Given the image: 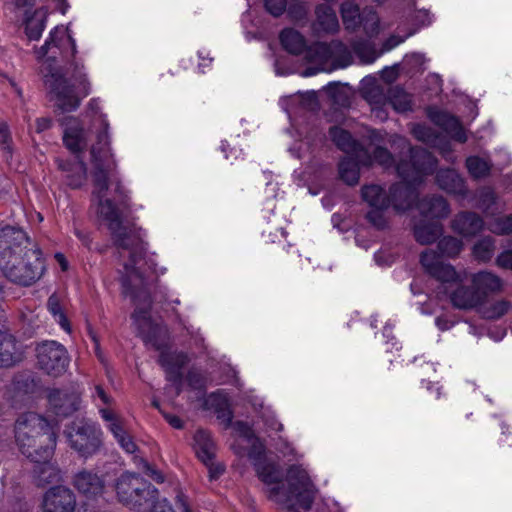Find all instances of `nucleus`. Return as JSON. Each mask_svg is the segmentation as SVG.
<instances>
[{
	"instance_id": "5fc2aeb1",
	"label": "nucleus",
	"mask_w": 512,
	"mask_h": 512,
	"mask_svg": "<svg viewBox=\"0 0 512 512\" xmlns=\"http://www.w3.org/2000/svg\"><path fill=\"white\" fill-rule=\"evenodd\" d=\"M86 164L84 162H80L79 163V172L77 174L76 177L72 176V177H69V185L72 186L73 188H77L79 186H81V184L85 181L86 179Z\"/></svg>"
},
{
	"instance_id": "774afa93",
	"label": "nucleus",
	"mask_w": 512,
	"mask_h": 512,
	"mask_svg": "<svg viewBox=\"0 0 512 512\" xmlns=\"http://www.w3.org/2000/svg\"><path fill=\"white\" fill-rule=\"evenodd\" d=\"M177 501L180 503V510H181V512H191V510L189 509L187 503L184 500V496L183 495H178L177 496Z\"/></svg>"
},
{
	"instance_id": "4c0bfd02",
	"label": "nucleus",
	"mask_w": 512,
	"mask_h": 512,
	"mask_svg": "<svg viewBox=\"0 0 512 512\" xmlns=\"http://www.w3.org/2000/svg\"><path fill=\"white\" fill-rule=\"evenodd\" d=\"M466 167L474 179H481L489 175L492 164L478 156H470L466 159Z\"/></svg>"
},
{
	"instance_id": "052dcab7",
	"label": "nucleus",
	"mask_w": 512,
	"mask_h": 512,
	"mask_svg": "<svg viewBox=\"0 0 512 512\" xmlns=\"http://www.w3.org/2000/svg\"><path fill=\"white\" fill-rule=\"evenodd\" d=\"M415 20L421 24L422 27L430 24L432 22V16L426 10H420L417 12L415 16Z\"/></svg>"
},
{
	"instance_id": "49530a36",
	"label": "nucleus",
	"mask_w": 512,
	"mask_h": 512,
	"mask_svg": "<svg viewBox=\"0 0 512 512\" xmlns=\"http://www.w3.org/2000/svg\"><path fill=\"white\" fill-rule=\"evenodd\" d=\"M490 230L496 234H509L512 232V214L495 219L490 224Z\"/></svg>"
},
{
	"instance_id": "5701e85b",
	"label": "nucleus",
	"mask_w": 512,
	"mask_h": 512,
	"mask_svg": "<svg viewBox=\"0 0 512 512\" xmlns=\"http://www.w3.org/2000/svg\"><path fill=\"white\" fill-rule=\"evenodd\" d=\"M34 0H15L17 8H26L24 12L25 32H43L46 27L47 10L44 7L35 9L33 13L30 8Z\"/></svg>"
},
{
	"instance_id": "338daca9",
	"label": "nucleus",
	"mask_w": 512,
	"mask_h": 512,
	"mask_svg": "<svg viewBox=\"0 0 512 512\" xmlns=\"http://www.w3.org/2000/svg\"><path fill=\"white\" fill-rule=\"evenodd\" d=\"M382 77L388 81V82H392L393 80L396 79L397 77V72L393 69V68H385L383 71H382Z\"/></svg>"
},
{
	"instance_id": "3c124183",
	"label": "nucleus",
	"mask_w": 512,
	"mask_h": 512,
	"mask_svg": "<svg viewBox=\"0 0 512 512\" xmlns=\"http://www.w3.org/2000/svg\"><path fill=\"white\" fill-rule=\"evenodd\" d=\"M405 38L400 37L396 34H391V36L384 42L380 41V53L381 55L385 52H388L398 46L400 43L404 42Z\"/></svg>"
},
{
	"instance_id": "f257e3e1",
	"label": "nucleus",
	"mask_w": 512,
	"mask_h": 512,
	"mask_svg": "<svg viewBox=\"0 0 512 512\" xmlns=\"http://www.w3.org/2000/svg\"><path fill=\"white\" fill-rule=\"evenodd\" d=\"M92 127L95 135V141L90 147L92 196L97 201L98 215L106 222L119 256L128 257V261L123 263L121 276L123 294L129 296L136 305L132 319L139 334L149 338L155 327L149 313V286L154 279L148 272L154 273L156 264L146 256L147 247L141 229L123 224L129 209V197L115 172L109 124L103 115H99L93 120Z\"/></svg>"
},
{
	"instance_id": "7ed1b4c3",
	"label": "nucleus",
	"mask_w": 512,
	"mask_h": 512,
	"mask_svg": "<svg viewBox=\"0 0 512 512\" xmlns=\"http://www.w3.org/2000/svg\"><path fill=\"white\" fill-rule=\"evenodd\" d=\"M45 260L38 245L22 229L0 230V270L11 282L30 286L45 272Z\"/></svg>"
},
{
	"instance_id": "412c9836",
	"label": "nucleus",
	"mask_w": 512,
	"mask_h": 512,
	"mask_svg": "<svg viewBox=\"0 0 512 512\" xmlns=\"http://www.w3.org/2000/svg\"><path fill=\"white\" fill-rule=\"evenodd\" d=\"M23 358L21 346L15 337L7 332H0V368H9Z\"/></svg>"
},
{
	"instance_id": "f704fd0d",
	"label": "nucleus",
	"mask_w": 512,
	"mask_h": 512,
	"mask_svg": "<svg viewBox=\"0 0 512 512\" xmlns=\"http://www.w3.org/2000/svg\"><path fill=\"white\" fill-rule=\"evenodd\" d=\"M411 95L399 86L389 87L388 106L397 112H405L411 109Z\"/></svg>"
},
{
	"instance_id": "ea45409f",
	"label": "nucleus",
	"mask_w": 512,
	"mask_h": 512,
	"mask_svg": "<svg viewBox=\"0 0 512 512\" xmlns=\"http://www.w3.org/2000/svg\"><path fill=\"white\" fill-rule=\"evenodd\" d=\"M498 198L491 188H483L479 192L478 204L486 214L494 215L499 211Z\"/></svg>"
},
{
	"instance_id": "473e14b6",
	"label": "nucleus",
	"mask_w": 512,
	"mask_h": 512,
	"mask_svg": "<svg viewBox=\"0 0 512 512\" xmlns=\"http://www.w3.org/2000/svg\"><path fill=\"white\" fill-rule=\"evenodd\" d=\"M362 198L370 207L389 208V191L386 192L381 186L376 184L365 185L362 190Z\"/></svg>"
},
{
	"instance_id": "864d4df0",
	"label": "nucleus",
	"mask_w": 512,
	"mask_h": 512,
	"mask_svg": "<svg viewBox=\"0 0 512 512\" xmlns=\"http://www.w3.org/2000/svg\"><path fill=\"white\" fill-rule=\"evenodd\" d=\"M117 443L120 445V447L129 454H134L138 447L133 441L132 437L127 433L123 437H120L117 440Z\"/></svg>"
},
{
	"instance_id": "0eeeda50",
	"label": "nucleus",
	"mask_w": 512,
	"mask_h": 512,
	"mask_svg": "<svg viewBox=\"0 0 512 512\" xmlns=\"http://www.w3.org/2000/svg\"><path fill=\"white\" fill-rule=\"evenodd\" d=\"M115 491L119 502L136 511L146 510L158 498V490L135 473H124L116 481Z\"/></svg>"
},
{
	"instance_id": "a878e982",
	"label": "nucleus",
	"mask_w": 512,
	"mask_h": 512,
	"mask_svg": "<svg viewBox=\"0 0 512 512\" xmlns=\"http://www.w3.org/2000/svg\"><path fill=\"white\" fill-rule=\"evenodd\" d=\"M454 307L463 310H470L483 303L482 295L472 287L460 285L450 295Z\"/></svg>"
},
{
	"instance_id": "0e129e2a",
	"label": "nucleus",
	"mask_w": 512,
	"mask_h": 512,
	"mask_svg": "<svg viewBox=\"0 0 512 512\" xmlns=\"http://www.w3.org/2000/svg\"><path fill=\"white\" fill-rule=\"evenodd\" d=\"M166 421L176 429H181L183 427V421L176 415L166 414Z\"/></svg>"
},
{
	"instance_id": "423d86ee",
	"label": "nucleus",
	"mask_w": 512,
	"mask_h": 512,
	"mask_svg": "<svg viewBox=\"0 0 512 512\" xmlns=\"http://www.w3.org/2000/svg\"><path fill=\"white\" fill-rule=\"evenodd\" d=\"M313 39H306L303 34H280L283 48L291 54L302 55L311 62L330 63L334 68L349 65L351 54L342 42L315 39L319 34H310Z\"/></svg>"
},
{
	"instance_id": "603ef678",
	"label": "nucleus",
	"mask_w": 512,
	"mask_h": 512,
	"mask_svg": "<svg viewBox=\"0 0 512 512\" xmlns=\"http://www.w3.org/2000/svg\"><path fill=\"white\" fill-rule=\"evenodd\" d=\"M0 144L2 149L7 153H11V137L6 123H0Z\"/></svg>"
},
{
	"instance_id": "20e7f679",
	"label": "nucleus",
	"mask_w": 512,
	"mask_h": 512,
	"mask_svg": "<svg viewBox=\"0 0 512 512\" xmlns=\"http://www.w3.org/2000/svg\"><path fill=\"white\" fill-rule=\"evenodd\" d=\"M392 143L407 150L406 157L401 158L396 165L397 174L402 181L389 188L390 206L396 212L403 213L415 203L418 197L417 186L423 181L425 175L433 172L437 160L426 149L411 147L404 137L396 135Z\"/></svg>"
},
{
	"instance_id": "6e6552de",
	"label": "nucleus",
	"mask_w": 512,
	"mask_h": 512,
	"mask_svg": "<svg viewBox=\"0 0 512 512\" xmlns=\"http://www.w3.org/2000/svg\"><path fill=\"white\" fill-rule=\"evenodd\" d=\"M68 445L77 454L88 459L97 454L103 445V431L100 426L88 419H77L64 430Z\"/></svg>"
},
{
	"instance_id": "bf43d9fd",
	"label": "nucleus",
	"mask_w": 512,
	"mask_h": 512,
	"mask_svg": "<svg viewBox=\"0 0 512 512\" xmlns=\"http://www.w3.org/2000/svg\"><path fill=\"white\" fill-rule=\"evenodd\" d=\"M498 266L512 270V250L504 251L497 258Z\"/></svg>"
},
{
	"instance_id": "1a4fd4ad",
	"label": "nucleus",
	"mask_w": 512,
	"mask_h": 512,
	"mask_svg": "<svg viewBox=\"0 0 512 512\" xmlns=\"http://www.w3.org/2000/svg\"><path fill=\"white\" fill-rule=\"evenodd\" d=\"M236 432L251 443L248 457L256 470L259 479L265 485H271L282 479V471L280 467L274 463L267 461L265 456V448L263 444L253 436L250 426L242 421H238L234 425Z\"/></svg>"
},
{
	"instance_id": "680f3d73",
	"label": "nucleus",
	"mask_w": 512,
	"mask_h": 512,
	"mask_svg": "<svg viewBox=\"0 0 512 512\" xmlns=\"http://www.w3.org/2000/svg\"><path fill=\"white\" fill-rule=\"evenodd\" d=\"M95 399H99L103 404H110L111 398L105 392V390L101 386L95 387V392L93 394Z\"/></svg>"
},
{
	"instance_id": "bb28decb",
	"label": "nucleus",
	"mask_w": 512,
	"mask_h": 512,
	"mask_svg": "<svg viewBox=\"0 0 512 512\" xmlns=\"http://www.w3.org/2000/svg\"><path fill=\"white\" fill-rule=\"evenodd\" d=\"M316 18L313 32H337L339 21L335 10L326 4L318 5L315 9Z\"/></svg>"
},
{
	"instance_id": "f03ea898",
	"label": "nucleus",
	"mask_w": 512,
	"mask_h": 512,
	"mask_svg": "<svg viewBox=\"0 0 512 512\" xmlns=\"http://www.w3.org/2000/svg\"><path fill=\"white\" fill-rule=\"evenodd\" d=\"M37 53L40 73L56 106L63 112L75 111L90 94L91 82L83 62L75 56L71 34H49Z\"/></svg>"
},
{
	"instance_id": "39448f33",
	"label": "nucleus",
	"mask_w": 512,
	"mask_h": 512,
	"mask_svg": "<svg viewBox=\"0 0 512 512\" xmlns=\"http://www.w3.org/2000/svg\"><path fill=\"white\" fill-rule=\"evenodd\" d=\"M14 437L21 453L33 462L50 459L56 447L57 434L50 423L34 412L18 416Z\"/></svg>"
},
{
	"instance_id": "9b49d317",
	"label": "nucleus",
	"mask_w": 512,
	"mask_h": 512,
	"mask_svg": "<svg viewBox=\"0 0 512 512\" xmlns=\"http://www.w3.org/2000/svg\"><path fill=\"white\" fill-rule=\"evenodd\" d=\"M335 2L336 0H326ZM342 20L347 30L363 29L364 32H376L379 29V18L370 8L360 12L353 0H345L341 5Z\"/></svg>"
},
{
	"instance_id": "a211bd4d",
	"label": "nucleus",
	"mask_w": 512,
	"mask_h": 512,
	"mask_svg": "<svg viewBox=\"0 0 512 512\" xmlns=\"http://www.w3.org/2000/svg\"><path fill=\"white\" fill-rule=\"evenodd\" d=\"M329 134L336 146L346 152L348 154L347 156L357 155L360 162H371L369 152L353 140L349 132L334 126L330 128Z\"/></svg>"
},
{
	"instance_id": "f3484780",
	"label": "nucleus",
	"mask_w": 512,
	"mask_h": 512,
	"mask_svg": "<svg viewBox=\"0 0 512 512\" xmlns=\"http://www.w3.org/2000/svg\"><path fill=\"white\" fill-rule=\"evenodd\" d=\"M73 485L86 498H96L104 493L105 483L97 473L81 470L75 474Z\"/></svg>"
},
{
	"instance_id": "7c9ffc66",
	"label": "nucleus",
	"mask_w": 512,
	"mask_h": 512,
	"mask_svg": "<svg viewBox=\"0 0 512 512\" xmlns=\"http://www.w3.org/2000/svg\"><path fill=\"white\" fill-rule=\"evenodd\" d=\"M87 136V131L80 124L75 123L65 129L63 141L71 152L79 153L87 146Z\"/></svg>"
},
{
	"instance_id": "58836bf2",
	"label": "nucleus",
	"mask_w": 512,
	"mask_h": 512,
	"mask_svg": "<svg viewBox=\"0 0 512 512\" xmlns=\"http://www.w3.org/2000/svg\"><path fill=\"white\" fill-rule=\"evenodd\" d=\"M411 133L417 140L435 147L441 142L439 135L436 134L434 129L422 124H414Z\"/></svg>"
},
{
	"instance_id": "4468645a",
	"label": "nucleus",
	"mask_w": 512,
	"mask_h": 512,
	"mask_svg": "<svg viewBox=\"0 0 512 512\" xmlns=\"http://www.w3.org/2000/svg\"><path fill=\"white\" fill-rule=\"evenodd\" d=\"M377 34H362L357 36L351 42V49L343 44L352 55V51L359 58L363 64H371L381 56L380 53V40L376 37ZM352 61V58L350 59ZM351 62H349L350 64Z\"/></svg>"
},
{
	"instance_id": "a18cd8bd",
	"label": "nucleus",
	"mask_w": 512,
	"mask_h": 512,
	"mask_svg": "<svg viewBox=\"0 0 512 512\" xmlns=\"http://www.w3.org/2000/svg\"><path fill=\"white\" fill-rule=\"evenodd\" d=\"M369 157L371 159L370 165L375 162L385 168H388L391 167L394 162L392 154L386 148L381 146L375 147L373 154H369Z\"/></svg>"
},
{
	"instance_id": "09e8293b",
	"label": "nucleus",
	"mask_w": 512,
	"mask_h": 512,
	"mask_svg": "<svg viewBox=\"0 0 512 512\" xmlns=\"http://www.w3.org/2000/svg\"><path fill=\"white\" fill-rule=\"evenodd\" d=\"M287 6V0H265L266 10L277 17L283 14Z\"/></svg>"
},
{
	"instance_id": "2eb2a0df",
	"label": "nucleus",
	"mask_w": 512,
	"mask_h": 512,
	"mask_svg": "<svg viewBox=\"0 0 512 512\" xmlns=\"http://www.w3.org/2000/svg\"><path fill=\"white\" fill-rule=\"evenodd\" d=\"M362 96L371 106L375 118L385 121L388 118L389 87L373 83L362 89Z\"/></svg>"
},
{
	"instance_id": "aec40b11",
	"label": "nucleus",
	"mask_w": 512,
	"mask_h": 512,
	"mask_svg": "<svg viewBox=\"0 0 512 512\" xmlns=\"http://www.w3.org/2000/svg\"><path fill=\"white\" fill-rule=\"evenodd\" d=\"M159 363L165 369L167 379L173 382L179 391L182 379L181 370L188 363L187 355L176 352H162L159 357Z\"/></svg>"
},
{
	"instance_id": "393cba45",
	"label": "nucleus",
	"mask_w": 512,
	"mask_h": 512,
	"mask_svg": "<svg viewBox=\"0 0 512 512\" xmlns=\"http://www.w3.org/2000/svg\"><path fill=\"white\" fill-rule=\"evenodd\" d=\"M417 208L423 216L435 219H443L450 214L448 202L438 195L422 198L417 203Z\"/></svg>"
},
{
	"instance_id": "c756f323",
	"label": "nucleus",
	"mask_w": 512,
	"mask_h": 512,
	"mask_svg": "<svg viewBox=\"0 0 512 512\" xmlns=\"http://www.w3.org/2000/svg\"><path fill=\"white\" fill-rule=\"evenodd\" d=\"M413 233L416 241L422 245L434 243L443 233V226L437 222L421 220L414 225Z\"/></svg>"
},
{
	"instance_id": "dca6fc26",
	"label": "nucleus",
	"mask_w": 512,
	"mask_h": 512,
	"mask_svg": "<svg viewBox=\"0 0 512 512\" xmlns=\"http://www.w3.org/2000/svg\"><path fill=\"white\" fill-rule=\"evenodd\" d=\"M49 410L59 417H67L79 409L80 397L75 392L54 389L48 395Z\"/></svg>"
},
{
	"instance_id": "b1692460",
	"label": "nucleus",
	"mask_w": 512,
	"mask_h": 512,
	"mask_svg": "<svg viewBox=\"0 0 512 512\" xmlns=\"http://www.w3.org/2000/svg\"><path fill=\"white\" fill-rule=\"evenodd\" d=\"M436 183L448 193L466 196L467 188L464 179L454 169H441L436 174Z\"/></svg>"
},
{
	"instance_id": "72a5a7b5",
	"label": "nucleus",
	"mask_w": 512,
	"mask_h": 512,
	"mask_svg": "<svg viewBox=\"0 0 512 512\" xmlns=\"http://www.w3.org/2000/svg\"><path fill=\"white\" fill-rule=\"evenodd\" d=\"M34 467V474L40 484H49L60 479L59 469L48 459H42Z\"/></svg>"
},
{
	"instance_id": "c9c22d12",
	"label": "nucleus",
	"mask_w": 512,
	"mask_h": 512,
	"mask_svg": "<svg viewBox=\"0 0 512 512\" xmlns=\"http://www.w3.org/2000/svg\"><path fill=\"white\" fill-rule=\"evenodd\" d=\"M99 413L106 423V428L112 433L116 441L127 434L124 422L118 415L106 408H100Z\"/></svg>"
},
{
	"instance_id": "6e6d98bb",
	"label": "nucleus",
	"mask_w": 512,
	"mask_h": 512,
	"mask_svg": "<svg viewBox=\"0 0 512 512\" xmlns=\"http://www.w3.org/2000/svg\"><path fill=\"white\" fill-rule=\"evenodd\" d=\"M205 465L208 468L210 480L218 479L225 471L224 465L221 463H214L213 460L208 461Z\"/></svg>"
},
{
	"instance_id": "9d476101",
	"label": "nucleus",
	"mask_w": 512,
	"mask_h": 512,
	"mask_svg": "<svg viewBox=\"0 0 512 512\" xmlns=\"http://www.w3.org/2000/svg\"><path fill=\"white\" fill-rule=\"evenodd\" d=\"M36 364L44 374L57 378L64 375L70 365V355L61 343L46 340L35 347Z\"/></svg>"
},
{
	"instance_id": "4be33fe9",
	"label": "nucleus",
	"mask_w": 512,
	"mask_h": 512,
	"mask_svg": "<svg viewBox=\"0 0 512 512\" xmlns=\"http://www.w3.org/2000/svg\"><path fill=\"white\" fill-rule=\"evenodd\" d=\"M429 118L436 125L441 127L445 132H447L454 140L464 143L467 140L466 133L459 122V120L443 111L430 109L429 110Z\"/></svg>"
},
{
	"instance_id": "cd10ccee",
	"label": "nucleus",
	"mask_w": 512,
	"mask_h": 512,
	"mask_svg": "<svg viewBox=\"0 0 512 512\" xmlns=\"http://www.w3.org/2000/svg\"><path fill=\"white\" fill-rule=\"evenodd\" d=\"M471 282L477 292L482 295L483 302L490 293L499 292L502 288V280L497 275L487 271L473 274Z\"/></svg>"
},
{
	"instance_id": "79ce46f5",
	"label": "nucleus",
	"mask_w": 512,
	"mask_h": 512,
	"mask_svg": "<svg viewBox=\"0 0 512 512\" xmlns=\"http://www.w3.org/2000/svg\"><path fill=\"white\" fill-rule=\"evenodd\" d=\"M509 308V302L500 300L483 307L481 309V315L486 319H498L505 315Z\"/></svg>"
},
{
	"instance_id": "c03bdc74",
	"label": "nucleus",
	"mask_w": 512,
	"mask_h": 512,
	"mask_svg": "<svg viewBox=\"0 0 512 512\" xmlns=\"http://www.w3.org/2000/svg\"><path fill=\"white\" fill-rule=\"evenodd\" d=\"M386 209L380 207H371V210L367 213L368 221L377 229H384L387 227L388 219L386 217Z\"/></svg>"
},
{
	"instance_id": "de8ad7c7",
	"label": "nucleus",
	"mask_w": 512,
	"mask_h": 512,
	"mask_svg": "<svg viewBox=\"0 0 512 512\" xmlns=\"http://www.w3.org/2000/svg\"><path fill=\"white\" fill-rule=\"evenodd\" d=\"M329 94L331 95L333 102L341 107H346L350 104L348 95L344 89L337 85H330L328 87Z\"/></svg>"
},
{
	"instance_id": "ddd939ff",
	"label": "nucleus",
	"mask_w": 512,
	"mask_h": 512,
	"mask_svg": "<svg viewBox=\"0 0 512 512\" xmlns=\"http://www.w3.org/2000/svg\"><path fill=\"white\" fill-rule=\"evenodd\" d=\"M420 262L425 271L440 282L449 283L459 280V274L455 268L450 264L442 262L434 250H425L421 254Z\"/></svg>"
},
{
	"instance_id": "13d9d810",
	"label": "nucleus",
	"mask_w": 512,
	"mask_h": 512,
	"mask_svg": "<svg viewBox=\"0 0 512 512\" xmlns=\"http://www.w3.org/2000/svg\"><path fill=\"white\" fill-rule=\"evenodd\" d=\"M187 381L189 385L193 388L199 389L204 385V379L200 373L197 371L191 370L187 374Z\"/></svg>"
},
{
	"instance_id": "c85d7f7f",
	"label": "nucleus",
	"mask_w": 512,
	"mask_h": 512,
	"mask_svg": "<svg viewBox=\"0 0 512 512\" xmlns=\"http://www.w3.org/2000/svg\"><path fill=\"white\" fill-rule=\"evenodd\" d=\"M194 449L197 457L204 464L213 460L216 452V445L208 431L200 429L195 432Z\"/></svg>"
},
{
	"instance_id": "2f4dec72",
	"label": "nucleus",
	"mask_w": 512,
	"mask_h": 512,
	"mask_svg": "<svg viewBox=\"0 0 512 512\" xmlns=\"http://www.w3.org/2000/svg\"><path fill=\"white\" fill-rule=\"evenodd\" d=\"M368 166L370 163H362L357 155H349L339 163L340 178L348 185H355L359 180V167Z\"/></svg>"
},
{
	"instance_id": "8fccbe9b",
	"label": "nucleus",
	"mask_w": 512,
	"mask_h": 512,
	"mask_svg": "<svg viewBox=\"0 0 512 512\" xmlns=\"http://www.w3.org/2000/svg\"><path fill=\"white\" fill-rule=\"evenodd\" d=\"M140 464L142 465V468L144 472L154 481L157 483H163L165 478L161 471L156 469L155 467L151 466L146 460L140 458L139 459Z\"/></svg>"
},
{
	"instance_id": "69168bd1",
	"label": "nucleus",
	"mask_w": 512,
	"mask_h": 512,
	"mask_svg": "<svg viewBox=\"0 0 512 512\" xmlns=\"http://www.w3.org/2000/svg\"><path fill=\"white\" fill-rule=\"evenodd\" d=\"M75 235L83 243V245H85L86 247H90L91 237L88 232H85V231H82L79 229H75Z\"/></svg>"
},
{
	"instance_id": "6ab92c4d",
	"label": "nucleus",
	"mask_w": 512,
	"mask_h": 512,
	"mask_svg": "<svg viewBox=\"0 0 512 512\" xmlns=\"http://www.w3.org/2000/svg\"><path fill=\"white\" fill-rule=\"evenodd\" d=\"M483 219L475 212H460L451 221V228L454 232L463 237H473L482 231Z\"/></svg>"
},
{
	"instance_id": "f8f14e48",
	"label": "nucleus",
	"mask_w": 512,
	"mask_h": 512,
	"mask_svg": "<svg viewBox=\"0 0 512 512\" xmlns=\"http://www.w3.org/2000/svg\"><path fill=\"white\" fill-rule=\"evenodd\" d=\"M76 496L66 486L59 485L49 488L43 495L42 512H74Z\"/></svg>"
},
{
	"instance_id": "37998d69",
	"label": "nucleus",
	"mask_w": 512,
	"mask_h": 512,
	"mask_svg": "<svg viewBox=\"0 0 512 512\" xmlns=\"http://www.w3.org/2000/svg\"><path fill=\"white\" fill-rule=\"evenodd\" d=\"M494 251V243L490 237L478 241L473 247L474 256L480 261L491 259Z\"/></svg>"
},
{
	"instance_id": "e433bc0d",
	"label": "nucleus",
	"mask_w": 512,
	"mask_h": 512,
	"mask_svg": "<svg viewBox=\"0 0 512 512\" xmlns=\"http://www.w3.org/2000/svg\"><path fill=\"white\" fill-rule=\"evenodd\" d=\"M437 249L441 256L455 258L462 251L463 242L453 236H444L438 241Z\"/></svg>"
},
{
	"instance_id": "e2e57ef3",
	"label": "nucleus",
	"mask_w": 512,
	"mask_h": 512,
	"mask_svg": "<svg viewBox=\"0 0 512 512\" xmlns=\"http://www.w3.org/2000/svg\"><path fill=\"white\" fill-rule=\"evenodd\" d=\"M52 125V120L50 118L42 117L36 120V131L38 133L43 132L49 129Z\"/></svg>"
},
{
	"instance_id": "a19ab883",
	"label": "nucleus",
	"mask_w": 512,
	"mask_h": 512,
	"mask_svg": "<svg viewBox=\"0 0 512 512\" xmlns=\"http://www.w3.org/2000/svg\"><path fill=\"white\" fill-rule=\"evenodd\" d=\"M47 308L49 312L54 316L55 320L59 325L67 332H70V325L62 311L60 300L56 294H52L47 301Z\"/></svg>"
},
{
	"instance_id": "4d7b16f0",
	"label": "nucleus",
	"mask_w": 512,
	"mask_h": 512,
	"mask_svg": "<svg viewBox=\"0 0 512 512\" xmlns=\"http://www.w3.org/2000/svg\"><path fill=\"white\" fill-rule=\"evenodd\" d=\"M151 509L149 512H175L171 504L166 500H158V498L150 503Z\"/></svg>"
}]
</instances>
